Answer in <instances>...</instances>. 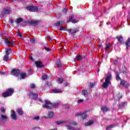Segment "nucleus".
<instances>
[{
  "label": "nucleus",
  "instance_id": "nucleus-6",
  "mask_svg": "<svg viewBox=\"0 0 130 130\" xmlns=\"http://www.w3.org/2000/svg\"><path fill=\"white\" fill-rule=\"evenodd\" d=\"M21 73V71L19 69H13L11 71V74L12 76H19Z\"/></svg>",
  "mask_w": 130,
  "mask_h": 130
},
{
  "label": "nucleus",
  "instance_id": "nucleus-14",
  "mask_svg": "<svg viewBox=\"0 0 130 130\" xmlns=\"http://www.w3.org/2000/svg\"><path fill=\"white\" fill-rule=\"evenodd\" d=\"M19 75H20V80H23L27 77V74L25 73H20Z\"/></svg>",
  "mask_w": 130,
  "mask_h": 130
},
{
  "label": "nucleus",
  "instance_id": "nucleus-40",
  "mask_svg": "<svg viewBox=\"0 0 130 130\" xmlns=\"http://www.w3.org/2000/svg\"><path fill=\"white\" fill-rule=\"evenodd\" d=\"M94 85H96V82H93V83H90V88L94 87Z\"/></svg>",
  "mask_w": 130,
  "mask_h": 130
},
{
  "label": "nucleus",
  "instance_id": "nucleus-15",
  "mask_svg": "<svg viewBox=\"0 0 130 130\" xmlns=\"http://www.w3.org/2000/svg\"><path fill=\"white\" fill-rule=\"evenodd\" d=\"M21 22H23V18L21 17L16 19L14 21V23L16 24H19V23H21Z\"/></svg>",
  "mask_w": 130,
  "mask_h": 130
},
{
  "label": "nucleus",
  "instance_id": "nucleus-23",
  "mask_svg": "<svg viewBox=\"0 0 130 130\" xmlns=\"http://www.w3.org/2000/svg\"><path fill=\"white\" fill-rule=\"evenodd\" d=\"M57 67L58 68H61L62 67V64H61V62H60V60H58L56 61Z\"/></svg>",
  "mask_w": 130,
  "mask_h": 130
},
{
  "label": "nucleus",
  "instance_id": "nucleus-3",
  "mask_svg": "<svg viewBox=\"0 0 130 130\" xmlns=\"http://www.w3.org/2000/svg\"><path fill=\"white\" fill-rule=\"evenodd\" d=\"M112 77V75H111V74L108 73V75L107 76V78L105 79V82L103 84V88H107L109 85H110V80H111V78Z\"/></svg>",
  "mask_w": 130,
  "mask_h": 130
},
{
  "label": "nucleus",
  "instance_id": "nucleus-4",
  "mask_svg": "<svg viewBox=\"0 0 130 130\" xmlns=\"http://www.w3.org/2000/svg\"><path fill=\"white\" fill-rule=\"evenodd\" d=\"M26 10L29 11V12H38V8L36 6H30L25 7Z\"/></svg>",
  "mask_w": 130,
  "mask_h": 130
},
{
  "label": "nucleus",
  "instance_id": "nucleus-10",
  "mask_svg": "<svg viewBox=\"0 0 130 130\" xmlns=\"http://www.w3.org/2000/svg\"><path fill=\"white\" fill-rule=\"evenodd\" d=\"M11 117L12 119H14V120H17V114H16V112H15V111H12Z\"/></svg>",
  "mask_w": 130,
  "mask_h": 130
},
{
  "label": "nucleus",
  "instance_id": "nucleus-57",
  "mask_svg": "<svg viewBox=\"0 0 130 130\" xmlns=\"http://www.w3.org/2000/svg\"><path fill=\"white\" fill-rule=\"evenodd\" d=\"M17 36H18L19 37H22V34L20 33L19 31L18 32Z\"/></svg>",
  "mask_w": 130,
  "mask_h": 130
},
{
  "label": "nucleus",
  "instance_id": "nucleus-52",
  "mask_svg": "<svg viewBox=\"0 0 130 130\" xmlns=\"http://www.w3.org/2000/svg\"><path fill=\"white\" fill-rule=\"evenodd\" d=\"M75 115H76V116H82V113H78Z\"/></svg>",
  "mask_w": 130,
  "mask_h": 130
},
{
  "label": "nucleus",
  "instance_id": "nucleus-55",
  "mask_svg": "<svg viewBox=\"0 0 130 130\" xmlns=\"http://www.w3.org/2000/svg\"><path fill=\"white\" fill-rule=\"evenodd\" d=\"M29 22H30V21H24V23L25 24V25H27V24H28V25H29Z\"/></svg>",
  "mask_w": 130,
  "mask_h": 130
},
{
  "label": "nucleus",
  "instance_id": "nucleus-19",
  "mask_svg": "<svg viewBox=\"0 0 130 130\" xmlns=\"http://www.w3.org/2000/svg\"><path fill=\"white\" fill-rule=\"evenodd\" d=\"M101 110H102V111H103V113H104V112H107V111H108L109 109L107 107L103 106L101 107Z\"/></svg>",
  "mask_w": 130,
  "mask_h": 130
},
{
  "label": "nucleus",
  "instance_id": "nucleus-50",
  "mask_svg": "<svg viewBox=\"0 0 130 130\" xmlns=\"http://www.w3.org/2000/svg\"><path fill=\"white\" fill-rule=\"evenodd\" d=\"M28 74L29 75H32V69L30 68L28 70Z\"/></svg>",
  "mask_w": 130,
  "mask_h": 130
},
{
  "label": "nucleus",
  "instance_id": "nucleus-20",
  "mask_svg": "<svg viewBox=\"0 0 130 130\" xmlns=\"http://www.w3.org/2000/svg\"><path fill=\"white\" fill-rule=\"evenodd\" d=\"M88 117V115L87 114V112H84L82 114V119H86Z\"/></svg>",
  "mask_w": 130,
  "mask_h": 130
},
{
  "label": "nucleus",
  "instance_id": "nucleus-47",
  "mask_svg": "<svg viewBox=\"0 0 130 130\" xmlns=\"http://www.w3.org/2000/svg\"><path fill=\"white\" fill-rule=\"evenodd\" d=\"M71 124L73 125H78V123L75 121H72Z\"/></svg>",
  "mask_w": 130,
  "mask_h": 130
},
{
  "label": "nucleus",
  "instance_id": "nucleus-7",
  "mask_svg": "<svg viewBox=\"0 0 130 130\" xmlns=\"http://www.w3.org/2000/svg\"><path fill=\"white\" fill-rule=\"evenodd\" d=\"M35 64L37 68L41 69V68H44V65L41 61H37L35 62Z\"/></svg>",
  "mask_w": 130,
  "mask_h": 130
},
{
  "label": "nucleus",
  "instance_id": "nucleus-27",
  "mask_svg": "<svg viewBox=\"0 0 130 130\" xmlns=\"http://www.w3.org/2000/svg\"><path fill=\"white\" fill-rule=\"evenodd\" d=\"M75 58L76 60H81L82 59V56L81 55V54H78L76 56Z\"/></svg>",
  "mask_w": 130,
  "mask_h": 130
},
{
  "label": "nucleus",
  "instance_id": "nucleus-61",
  "mask_svg": "<svg viewBox=\"0 0 130 130\" xmlns=\"http://www.w3.org/2000/svg\"><path fill=\"white\" fill-rule=\"evenodd\" d=\"M10 23H11V24H13V23H14V20L13 19L10 20Z\"/></svg>",
  "mask_w": 130,
  "mask_h": 130
},
{
  "label": "nucleus",
  "instance_id": "nucleus-37",
  "mask_svg": "<svg viewBox=\"0 0 130 130\" xmlns=\"http://www.w3.org/2000/svg\"><path fill=\"white\" fill-rule=\"evenodd\" d=\"M66 29H67V27L62 26H60V31H66Z\"/></svg>",
  "mask_w": 130,
  "mask_h": 130
},
{
  "label": "nucleus",
  "instance_id": "nucleus-8",
  "mask_svg": "<svg viewBox=\"0 0 130 130\" xmlns=\"http://www.w3.org/2000/svg\"><path fill=\"white\" fill-rule=\"evenodd\" d=\"M39 23V21L31 20L28 22L29 26H37Z\"/></svg>",
  "mask_w": 130,
  "mask_h": 130
},
{
  "label": "nucleus",
  "instance_id": "nucleus-59",
  "mask_svg": "<svg viewBox=\"0 0 130 130\" xmlns=\"http://www.w3.org/2000/svg\"><path fill=\"white\" fill-rule=\"evenodd\" d=\"M81 102H82V99L78 100L77 101V103H81Z\"/></svg>",
  "mask_w": 130,
  "mask_h": 130
},
{
  "label": "nucleus",
  "instance_id": "nucleus-45",
  "mask_svg": "<svg viewBox=\"0 0 130 130\" xmlns=\"http://www.w3.org/2000/svg\"><path fill=\"white\" fill-rule=\"evenodd\" d=\"M124 84H125V81L121 80L120 82V85H121L122 86H124Z\"/></svg>",
  "mask_w": 130,
  "mask_h": 130
},
{
  "label": "nucleus",
  "instance_id": "nucleus-13",
  "mask_svg": "<svg viewBox=\"0 0 130 130\" xmlns=\"http://www.w3.org/2000/svg\"><path fill=\"white\" fill-rule=\"evenodd\" d=\"M94 123V120H91L90 121H87V122L85 123V126H90V125H92Z\"/></svg>",
  "mask_w": 130,
  "mask_h": 130
},
{
  "label": "nucleus",
  "instance_id": "nucleus-26",
  "mask_svg": "<svg viewBox=\"0 0 130 130\" xmlns=\"http://www.w3.org/2000/svg\"><path fill=\"white\" fill-rule=\"evenodd\" d=\"M82 95H83L84 97H87L88 96V91L86 90H83Z\"/></svg>",
  "mask_w": 130,
  "mask_h": 130
},
{
  "label": "nucleus",
  "instance_id": "nucleus-31",
  "mask_svg": "<svg viewBox=\"0 0 130 130\" xmlns=\"http://www.w3.org/2000/svg\"><path fill=\"white\" fill-rule=\"evenodd\" d=\"M66 126L67 127V129H69V130H73L74 129V127H73L70 125H66Z\"/></svg>",
  "mask_w": 130,
  "mask_h": 130
},
{
  "label": "nucleus",
  "instance_id": "nucleus-33",
  "mask_svg": "<svg viewBox=\"0 0 130 130\" xmlns=\"http://www.w3.org/2000/svg\"><path fill=\"white\" fill-rule=\"evenodd\" d=\"M116 79L117 81H120L121 80L120 77H119V74H118V73H117L116 74Z\"/></svg>",
  "mask_w": 130,
  "mask_h": 130
},
{
  "label": "nucleus",
  "instance_id": "nucleus-43",
  "mask_svg": "<svg viewBox=\"0 0 130 130\" xmlns=\"http://www.w3.org/2000/svg\"><path fill=\"white\" fill-rule=\"evenodd\" d=\"M112 127H113V125H110L108 126L107 127L106 130L111 129V128H112Z\"/></svg>",
  "mask_w": 130,
  "mask_h": 130
},
{
  "label": "nucleus",
  "instance_id": "nucleus-11",
  "mask_svg": "<svg viewBox=\"0 0 130 130\" xmlns=\"http://www.w3.org/2000/svg\"><path fill=\"white\" fill-rule=\"evenodd\" d=\"M69 121H62V120H59L54 122L55 124L56 125H59V124H62L63 123H68Z\"/></svg>",
  "mask_w": 130,
  "mask_h": 130
},
{
  "label": "nucleus",
  "instance_id": "nucleus-34",
  "mask_svg": "<svg viewBox=\"0 0 130 130\" xmlns=\"http://www.w3.org/2000/svg\"><path fill=\"white\" fill-rule=\"evenodd\" d=\"M126 104H127V103L126 102L122 103L121 104H120L119 105V106L120 107H123V106H124L125 105H126Z\"/></svg>",
  "mask_w": 130,
  "mask_h": 130
},
{
  "label": "nucleus",
  "instance_id": "nucleus-1",
  "mask_svg": "<svg viewBox=\"0 0 130 130\" xmlns=\"http://www.w3.org/2000/svg\"><path fill=\"white\" fill-rule=\"evenodd\" d=\"M53 107H58V103H54L52 104L49 101H45V104L43 105V108L51 110L53 109Z\"/></svg>",
  "mask_w": 130,
  "mask_h": 130
},
{
  "label": "nucleus",
  "instance_id": "nucleus-49",
  "mask_svg": "<svg viewBox=\"0 0 130 130\" xmlns=\"http://www.w3.org/2000/svg\"><path fill=\"white\" fill-rule=\"evenodd\" d=\"M44 49L45 50H46V51H50L51 50L50 48L46 47H44Z\"/></svg>",
  "mask_w": 130,
  "mask_h": 130
},
{
  "label": "nucleus",
  "instance_id": "nucleus-32",
  "mask_svg": "<svg viewBox=\"0 0 130 130\" xmlns=\"http://www.w3.org/2000/svg\"><path fill=\"white\" fill-rule=\"evenodd\" d=\"M1 119H8V117L5 115H1Z\"/></svg>",
  "mask_w": 130,
  "mask_h": 130
},
{
  "label": "nucleus",
  "instance_id": "nucleus-64",
  "mask_svg": "<svg viewBox=\"0 0 130 130\" xmlns=\"http://www.w3.org/2000/svg\"><path fill=\"white\" fill-rule=\"evenodd\" d=\"M73 130H81V129L78 128V129H75V128H74Z\"/></svg>",
  "mask_w": 130,
  "mask_h": 130
},
{
  "label": "nucleus",
  "instance_id": "nucleus-12",
  "mask_svg": "<svg viewBox=\"0 0 130 130\" xmlns=\"http://www.w3.org/2000/svg\"><path fill=\"white\" fill-rule=\"evenodd\" d=\"M64 24V21H57L56 23H54V25L56 26V27H59V26Z\"/></svg>",
  "mask_w": 130,
  "mask_h": 130
},
{
  "label": "nucleus",
  "instance_id": "nucleus-60",
  "mask_svg": "<svg viewBox=\"0 0 130 130\" xmlns=\"http://www.w3.org/2000/svg\"><path fill=\"white\" fill-rule=\"evenodd\" d=\"M68 85H69V83L66 82V83H64L65 87H67V86H68Z\"/></svg>",
  "mask_w": 130,
  "mask_h": 130
},
{
  "label": "nucleus",
  "instance_id": "nucleus-21",
  "mask_svg": "<svg viewBox=\"0 0 130 130\" xmlns=\"http://www.w3.org/2000/svg\"><path fill=\"white\" fill-rule=\"evenodd\" d=\"M53 114H54V113L53 112L50 111L48 113L47 117L48 118H51L53 117Z\"/></svg>",
  "mask_w": 130,
  "mask_h": 130
},
{
  "label": "nucleus",
  "instance_id": "nucleus-18",
  "mask_svg": "<svg viewBox=\"0 0 130 130\" xmlns=\"http://www.w3.org/2000/svg\"><path fill=\"white\" fill-rule=\"evenodd\" d=\"M16 112L19 114V115L22 116L24 114V112L22 109H18L16 110Z\"/></svg>",
  "mask_w": 130,
  "mask_h": 130
},
{
  "label": "nucleus",
  "instance_id": "nucleus-51",
  "mask_svg": "<svg viewBox=\"0 0 130 130\" xmlns=\"http://www.w3.org/2000/svg\"><path fill=\"white\" fill-rule=\"evenodd\" d=\"M46 79H47V75H45L43 76V80H46Z\"/></svg>",
  "mask_w": 130,
  "mask_h": 130
},
{
  "label": "nucleus",
  "instance_id": "nucleus-30",
  "mask_svg": "<svg viewBox=\"0 0 130 130\" xmlns=\"http://www.w3.org/2000/svg\"><path fill=\"white\" fill-rule=\"evenodd\" d=\"M63 83V78L58 79V84H62Z\"/></svg>",
  "mask_w": 130,
  "mask_h": 130
},
{
  "label": "nucleus",
  "instance_id": "nucleus-54",
  "mask_svg": "<svg viewBox=\"0 0 130 130\" xmlns=\"http://www.w3.org/2000/svg\"><path fill=\"white\" fill-rule=\"evenodd\" d=\"M62 12H63V13H65L66 14H67V12H68V9H64L62 10Z\"/></svg>",
  "mask_w": 130,
  "mask_h": 130
},
{
  "label": "nucleus",
  "instance_id": "nucleus-38",
  "mask_svg": "<svg viewBox=\"0 0 130 130\" xmlns=\"http://www.w3.org/2000/svg\"><path fill=\"white\" fill-rule=\"evenodd\" d=\"M0 110L2 113H5V112H6V109L4 107H1Z\"/></svg>",
  "mask_w": 130,
  "mask_h": 130
},
{
  "label": "nucleus",
  "instance_id": "nucleus-62",
  "mask_svg": "<svg viewBox=\"0 0 130 130\" xmlns=\"http://www.w3.org/2000/svg\"><path fill=\"white\" fill-rule=\"evenodd\" d=\"M127 18L128 19H130V14L128 15Z\"/></svg>",
  "mask_w": 130,
  "mask_h": 130
},
{
  "label": "nucleus",
  "instance_id": "nucleus-44",
  "mask_svg": "<svg viewBox=\"0 0 130 130\" xmlns=\"http://www.w3.org/2000/svg\"><path fill=\"white\" fill-rule=\"evenodd\" d=\"M8 59H9V56H8V55H5V56H4V60L7 61Z\"/></svg>",
  "mask_w": 130,
  "mask_h": 130
},
{
  "label": "nucleus",
  "instance_id": "nucleus-58",
  "mask_svg": "<svg viewBox=\"0 0 130 130\" xmlns=\"http://www.w3.org/2000/svg\"><path fill=\"white\" fill-rule=\"evenodd\" d=\"M29 59H30V60L34 61V59L33 58V57L32 56L29 57Z\"/></svg>",
  "mask_w": 130,
  "mask_h": 130
},
{
  "label": "nucleus",
  "instance_id": "nucleus-42",
  "mask_svg": "<svg viewBox=\"0 0 130 130\" xmlns=\"http://www.w3.org/2000/svg\"><path fill=\"white\" fill-rule=\"evenodd\" d=\"M74 16L72 15L70 18L69 20H68V22H72L74 19Z\"/></svg>",
  "mask_w": 130,
  "mask_h": 130
},
{
  "label": "nucleus",
  "instance_id": "nucleus-56",
  "mask_svg": "<svg viewBox=\"0 0 130 130\" xmlns=\"http://www.w3.org/2000/svg\"><path fill=\"white\" fill-rule=\"evenodd\" d=\"M36 128H39V129H40V128H40V127L36 126L35 127L32 128L31 129H36Z\"/></svg>",
  "mask_w": 130,
  "mask_h": 130
},
{
  "label": "nucleus",
  "instance_id": "nucleus-29",
  "mask_svg": "<svg viewBox=\"0 0 130 130\" xmlns=\"http://www.w3.org/2000/svg\"><path fill=\"white\" fill-rule=\"evenodd\" d=\"M4 12L6 15H10L11 14V10H10V9H5Z\"/></svg>",
  "mask_w": 130,
  "mask_h": 130
},
{
  "label": "nucleus",
  "instance_id": "nucleus-28",
  "mask_svg": "<svg viewBox=\"0 0 130 130\" xmlns=\"http://www.w3.org/2000/svg\"><path fill=\"white\" fill-rule=\"evenodd\" d=\"M30 42L32 43V44H36V43H37V41H36L34 38H31L30 39Z\"/></svg>",
  "mask_w": 130,
  "mask_h": 130
},
{
  "label": "nucleus",
  "instance_id": "nucleus-35",
  "mask_svg": "<svg viewBox=\"0 0 130 130\" xmlns=\"http://www.w3.org/2000/svg\"><path fill=\"white\" fill-rule=\"evenodd\" d=\"M32 119L34 120H39L40 119V117L39 116L34 117H32Z\"/></svg>",
  "mask_w": 130,
  "mask_h": 130
},
{
  "label": "nucleus",
  "instance_id": "nucleus-22",
  "mask_svg": "<svg viewBox=\"0 0 130 130\" xmlns=\"http://www.w3.org/2000/svg\"><path fill=\"white\" fill-rule=\"evenodd\" d=\"M54 93H61L62 92V90L60 89H54L53 90Z\"/></svg>",
  "mask_w": 130,
  "mask_h": 130
},
{
  "label": "nucleus",
  "instance_id": "nucleus-41",
  "mask_svg": "<svg viewBox=\"0 0 130 130\" xmlns=\"http://www.w3.org/2000/svg\"><path fill=\"white\" fill-rule=\"evenodd\" d=\"M1 15L2 17H5V16H6V12H5V10H3L1 12Z\"/></svg>",
  "mask_w": 130,
  "mask_h": 130
},
{
  "label": "nucleus",
  "instance_id": "nucleus-24",
  "mask_svg": "<svg viewBox=\"0 0 130 130\" xmlns=\"http://www.w3.org/2000/svg\"><path fill=\"white\" fill-rule=\"evenodd\" d=\"M125 45H126L127 48H128V47H129V46H130V38L127 40V41L125 43Z\"/></svg>",
  "mask_w": 130,
  "mask_h": 130
},
{
  "label": "nucleus",
  "instance_id": "nucleus-48",
  "mask_svg": "<svg viewBox=\"0 0 130 130\" xmlns=\"http://www.w3.org/2000/svg\"><path fill=\"white\" fill-rule=\"evenodd\" d=\"M109 47H110V44H109L106 45V46L105 47L106 50H107V49H108V48H109Z\"/></svg>",
  "mask_w": 130,
  "mask_h": 130
},
{
  "label": "nucleus",
  "instance_id": "nucleus-39",
  "mask_svg": "<svg viewBox=\"0 0 130 130\" xmlns=\"http://www.w3.org/2000/svg\"><path fill=\"white\" fill-rule=\"evenodd\" d=\"M76 69L77 70V72H81V71H82V68L81 66H77Z\"/></svg>",
  "mask_w": 130,
  "mask_h": 130
},
{
  "label": "nucleus",
  "instance_id": "nucleus-9",
  "mask_svg": "<svg viewBox=\"0 0 130 130\" xmlns=\"http://www.w3.org/2000/svg\"><path fill=\"white\" fill-rule=\"evenodd\" d=\"M67 31H68L69 33H71V35L74 36V34H75V33H77V32L79 31V30H78V29L70 28L67 29Z\"/></svg>",
  "mask_w": 130,
  "mask_h": 130
},
{
  "label": "nucleus",
  "instance_id": "nucleus-2",
  "mask_svg": "<svg viewBox=\"0 0 130 130\" xmlns=\"http://www.w3.org/2000/svg\"><path fill=\"white\" fill-rule=\"evenodd\" d=\"M14 88H9L6 89V92H4L2 94V96L4 97V98H7V97H11L14 94Z\"/></svg>",
  "mask_w": 130,
  "mask_h": 130
},
{
  "label": "nucleus",
  "instance_id": "nucleus-5",
  "mask_svg": "<svg viewBox=\"0 0 130 130\" xmlns=\"http://www.w3.org/2000/svg\"><path fill=\"white\" fill-rule=\"evenodd\" d=\"M4 42H5V44H7V45L9 47L11 46V47H13L15 43V41L11 40V41H9L8 39H5Z\"/></svg>",
  "mask_w": 130,
  "mask_h": 130
},
{
  "label": "nucleus",
  "instance_id": "nucleus-25",
  "mask_svg": "<svg viewBox=\"0 0 130 130\" xmlns=\"http://www.w3.org/2000/svg\"><path fill=\"white\" fill-rule=\"evenodd\" d=\"M11 52H12V49H11V48L6 49V53L7 55H9Z\"/></svg>",
  "mask_w": 130,
  "mask_h": 130
},
{
  "label": "nucleus",
  "instance_id": "nucleus-53",
  "mask_svg": "<svg viewBox=\"0 0 130 130\" xmlns=\"http://www.w3.org/2000/svg\"><path fill=\"white\" fill-rule=\"evenodd\" d=\"M72 23H73V24H76V23H78V21L76 20H73L72 21Z\"/></svg>",
  "mask_w": 130,
  "mask_h": 130
},
{
  "label": "nucleus",
  "instance_id": "nucleus-17",
  "mask_svg": "<svg viewBox=\"0 0 130 130\" xmlns=\"http://www.w3.org/2000/svg\"><path fill=\"white\" fill-rule=\"evenodd\" d=\"M29 96L33 97L34 99H37L38 98V94L31 92L29 93Z\"/></svg>",
  "mask_w": 130,
  "mask_h": 130
},
{
  "label": "nucleus",
  "instance_id": "nucleus-36",
  "mask_svg": "<svg viewBox=\"0 0 130 130\" xmlns=\"http://www.w3.org/2000/svg\"><path fill=\"white\" fill-rule=\"evenodd\" d=\"M47 38H48V40L50 42H52V40H53V38H52L50 36H48Z\"/></svg>",
  "mask_w": 130,
  "mask_h": 130
},
{
  "label": "nucleus",
  "instance_id": "nucleus-63",
  "mask_svg": "<svg viewBox=\"0 0 130 130\" xmlns=\"http://www.w3.org/2000/svg\"><path fill=\"white\" fill-rule=\"evenodd\" d=\"M0 74H1V75H4V72H1Z\"/></svg>",
  "mask_w": 130,
  "mask_h": 130
},
{
  "label": "nucleus",
  "instance_id": "nucleus-16",
  "mask_svg": "<svg viewBox=\"0 0 130 130\" xmlns=\"http://www.w3.org/2000/svg\"><path fill=\"white\" fill-rule=\"evenodd\" d=\"M116 39L120 42V43H122V41L123 40V37L122 36H117L116 37Z\"/></svg>",
  "mask_w": 130,
  "mask_h": 130
},
{
  "label": "nucleus",
  "instance_id": "nucleus-46",
  "mask_svg": "<svg viewBox=\"0 0 130 130\" xmlns=\"http://www.w3.org/2000/svg\"><path fill=\"white\" fill-rule=\"evenodd\" d=\"M36 87V86L35 85V84H30V88L31 89H34V88H35Z\"/></svg>",
  "mask_w": 130,
  "mask_h": 130
}]
</instances>
